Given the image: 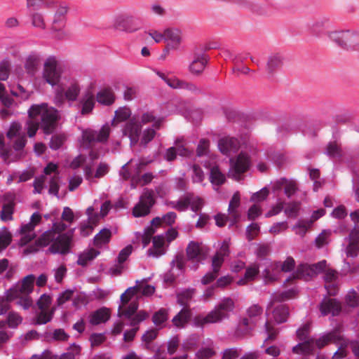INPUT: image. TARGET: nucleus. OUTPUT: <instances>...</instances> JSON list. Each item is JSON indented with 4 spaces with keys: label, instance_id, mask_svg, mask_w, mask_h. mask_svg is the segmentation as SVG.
Here are the masks:
<instances>
[{
    "label": "nucleus",
    "instance_id": "obj_1",
    "mask_svg": "<svg viewBox=\"0 0 359 359\" xmlns=\"http://www.w3.org/2000/svg\"><path fill=\"white\" fill-rule=\"evenodd\" d=\"M28 114L29 118L40 120V127L46 135L56 130L61 118L59 111L46 103L32 105Z\"/></svg>",
    "mask_w": 359,
    "mask_h": 359
},
{
    "label": "nucleus",
    "instance_id": "obj_2",
    "mask_svg": "<svg viewBox=\"0 0 359 359\" xmlns=\"http://www.w3.org/2000/svg\"><path fill=\"white\" fill-rule=\"evenodd\" d=\"M234 309V302L226 297L223 299L215 308L205 316H196L195 323L197 326L203 327L207 323H219L229 316V313Z\"/></svg>",
    "mask_w": 359,
    "mask_h": 359
},
{
    "label": "nucleus",
    "instance_id": "obj_3",
    "mask_svg": "<svg viewBox=\"0 0 359 359\" xmlns=\"http://www.w3.org/2000/svg\"><path fill=\"white\" fill-rule=\"evenodd\" d=\"M138 306L139 304L137 300L132 301L128 304H123L121 302L118 308L117 315L119 318L128 320L130 325L135 327L149 316V313L144 310L137 311Z\"/></svg>",
    "mask_w": 359,
    "mask_h": 359
},
{
    "label": "nucleus",
    "instance_id": "obj_4",
    "mask_svg": "<svg viewBox=\"0 0 359 359\" xmlns=\"http://www.w3.org/2000/svg\"><path fill=\"white\" fill-rule=\"evenodd\" d=\"M304 341V342L299 343L293 347V353L297 354H310L314 350V343L320 348L330 343L335 344L337 342V330L334 329L332 332L325 334L316 341L314 339H309Z\"/></svg>",
    "mask_w": 359,
    "mask_h": 359
},
{
    "label": "nucleus",
    "instance_id": "obj_5",
    "mask_svg": "<svg viewBox=\"0 0 359 359\" xmlns=\"http://www.w3.org/2000/svg\"><path fill=\"white\" fill-rule=\"evenodd\" d=\"M62 74V69L55 56L48 57L43 65L42 78L51 86L59 84Z\"/></svg>",
    "mask_w": 359,
    "mask_h": 359
},
{
    "label": "nucleus",
    "instance_id": "obj_6",
    "mask_svg": "<svg viewBox=\"0 0 359 359\" xmlns=\"http://www.w3.org/2000/svg\"><path fill=\"white\" fill-rule=\"evenodd\" d=\"M326 268V261L322 260L316 264H302L297 266L295 272L285 281V284L290 283L294 279L302 278L305 280H309L313 277L316 276L319 273L322 272Z\"/></svg>",
    "mask_w": 359,
    "mask_h": 359
},
{
    "label": "nucleus",
    "instance_id": "obj_7",
    "mask_svg": "<svg viewBox=\"0 0 359 359\" xmlns=\"http://www.w3.org/2000/svg\"><path fill=\"white\" fill-rule=\"evenodd\" d=\"M208 253V248L202 243L191 241L186 248V254L188 260L194 264L191 269L197 270L199 264L207 258Z\"/></svg>",
    "mask_w": 359,
    "mask_h": 359
},
{
    "label": "nucleus",
    "instance_id": "obj_8",
    "mask_svg": "<svg viewBox=\"0 0 359 359\" xmlns=\"http://www.w3.org/2000/svg\"><path fill=\"white\" fill-rule=\"evenodd\" d=\"M68 11V7L65 5H58L54 14L52 23L51 31L55 39L58 40L64 39L67 34L65 31L66 15Z\"/></svg>",
    "mask_w": 359,
    "mask_h": 359
},
{
    "label": "nucleus",
    "instance_id": "obj_9",
    "mask_svg": "<svg viewBox=\"0 0 359 359\" xmlns=\"http://www.w3.org/2000/svg\"><path fill=\"white\" fill-rule=\"evenodd\" d=\"M74 229L55 237L48 250L53 254L67 255L70 252L73 243Z\"/></svg>",
    "mask_w": 359,
    "mask_h": 359
},
{
    "label": "nucleus",
    "instance_id": "obj_10",
    "mask_svg": "<svg viewBox=\"0 0 359 359\" xmlns=\"http://www.w3.org/2000/svg\"><path fill=\"white\" fill-rule=\"evenodd\" d=\"M154 203V191L152 190L145 189L140 196L139 202L133 208V215L135 217L147 215L150 212L151 208Z\"/></svg>",
    "mask_w": 359,
    "mask_h": 359
},
{
    "label": "nucleus",
    "instance_id": "obj_11",
    "mask_svg": "<svg viewBox=\"0 0 359 359\" xmlns=\"http://www.w3.org/2000/svg\"><path fill=\"white\" fill-rule=\"evenodd\" d=\"M231 175L236 180L241 179V175L247 172L251 165L250 156L241 152L235 158L230 159Z\"/></svg>",
    "mask_w": 359,
    "mask_h": 359
},
{
    "label": "nucleus",
    "instance_id": "obj_12",
    "mask_svg": "<svg viewBox=\"0 0 359 359\" xmlns=\"http://www.w3.org/2000/svg\"><path fill=\"white\" fill-rule=\"evenodd\" d=\"M34 280L35 276L33 274L24 277L21 282L8 290L11 294L9 298L16 299L20 295H29L33 291Z\"/></svg>",
    "mask_w": 359,
    "mask_h": 359
},
{
    "label": "nucleus",
    "instance_id": "obj_13",
    "mask_svg": "<svg viewBox=\"0 0 359 359\" xmlns=\"http://www.w3.org/2000/svg\"><path fill=\"white\" fill-rule=\"evenodd\" d=\"M110 133V128L105 125L99 131L93 130H86L83 133V139L89 146L95 142H104L107 140Z\"/></svg>",
    "mask_w": 359,
    "mask_h": 359
},
{
    "label": "nucleus",
    "instance_id": "obj_14",
    "mask_svg": "<svg viewBox=\"0 0 359 359\" xmlns=\"http://www.w3.org/2000/svg\"><path fill=\"white\" fill-rule=\"evenodd\" d=\"M338 46L346 50L359 47V34L349 30L338 32Z\"/></svg>",
    "mask_w": 359,
    "mask_h": 359
},
{
    "label": "nucleus",
    "instance_id": "obj_15",
    "mask_svg": "<svg viewBox=\"0 0 359 359\" xmlns=\"http://www.w3.org/2000/svg\"><path fill=\"white\" fill-rule=\"evenodd\" d=\"M142 131V124L138 118L133 117L126 124L123 129L124 135L129 137L130 145L136 144L140 139Z\"/></svg>",
    "mask_w": 359,
    "mask_h": 359
},
{
    "label": "nucleus",
    "instance_id": "obj_16",
    "mask_svg": "<svg viewBox=\"0 0 359 359\" xmlns=\"http://www.w3.org/2000/svg\"><path fill=\"white\" fill-rule=\"evenodd\" d=\"M348 345V341L338 334V359L344 358L347 355ZM350 346L356 359H359V341H351Z\"/></svg>",
    "mask_w": 359,
    "mask_h": 359
},
{
    "label": "nucleus",
    "instance_id": "obj_17",
    "mask_svg": "<svg viewBox=\"0 0 359 359\" xmlns=\"http://www.w3.org/2000/svg\"><path fill=\"white\" fill-rule=\"evenodd\" d=\"M164 41L167 43L165 50L177 49L182 41V32L177 28H167L164 30Z\"/></svg>",
    "mask_w": 359,
    "mask_h": 359
},
{
    "label": "nucleus",
    "instance_id": "obj_18",
    "mask_svg": "<svg viewBox=\"0 0 359 359\" xmlns=\"http://www.w3.org/2000/svg\"><path fill=\"white\" fill-rule=\"evenodd\" d=\"M15 206V196L12 193L4 195V205L0 213L1 219L4 222L13 220V214Z\"/></svg>",
    "mask_w": 359,
    "mask_h": 359
},
{
    "label": "nucleus",
    "instance_id": "obj_19",
    "mask_svg": "<svg viewBox=\"0 0 359 359\" xmlns=\"http://www.w3.org/2000/svg\"><path fill=\"white\" fill-rule=\"evenodd\" d=\"M218 147L223 154L230 156L239 149L240 143L236 138L225 137L219 140Z\"/></svg>",
    "mask_w": 359,
    "mask_h": 359
},
{
    "label": "nucleus",
    "instance_id": "obj_20",
    "mask_svg": "<svg viewBox=\"0 0 359 359\" xmlns=\"http://www.w3.org/2000/svg\"><path fill=\"white\" fill-rule=\"evenodd\" d=\"M334 27V18L323 16L316 20L311 27V31L315 36H320Z\"/></svg>",
    "mask_w": 359,
    "mask_h": 359
},
{
    "label": "nucleus",
    "instance_id": "obj_21",
    "mask_svg": "<svg viewBox=\"0 0 359 359\" xmlns=\"http://www.w3.org/2000/svg\"><path fill=\"white\" fill-rule=\"evenodd\" d=\"M41 54L36 52H32L27 56L24 67L27 74L35 75L41 65Z\"/></svg>",
    "mask_w": 359,
    "mask_h": 359
},
{
    "label": "nucleus",
    "instance_id": "obj_22",
    "mask_svg": "<svg viewBox=\"0 0 359 359\" xmlns=\"http://www.w3.org/2000/svg\"><path fill=\"white\" fill-rule=\"evenodd\" d=\"M349 243L345 249V252L348 257H355L359 250V229H353L349 234Z\"/></svg>",
    "mask_w": 359,
    "mask_h": 359
},
{
    "label": "nucleus",
    "instance_id": "obj_23",
    "mask_svg": "<svg viewBox=\"0 0 359 359\" xmlns=\"http://www.w3.org/2000/svg\"><path fill=\"white\" fill-rule=\"evenodd\" d=\"M241 204L240 194L238 192L234 193L229 205L228 212L231 225L236 224L239 219L241 214L238 211V208Z\"/></svg>",
    "mask_w": 359,
    "mask_h": 359
},
{
    "label": "nucleus",
    "instance_id": "obj_24",
    "mask_svg": "<svg viewBox=\"0 0 359 359\" xmlns=\"http://www.w3.org/2000/svg\"><path fill=\"white\" fill-rule=\"evenodd\" d=\"M133 21V17L127 14H120L116 15L114 20V26L116 29L128 32H133L137 29L131 27L130 23Z\"/></svg>",
    "mask_w": 359,
    "mask_h": 359
},
{
    "label": "nucleus",
    "instance_id": "obj_25",
    "mask_svg": "<svg viewBox=\"0 0 359 359\" xmlns=\"http://www.w3.org/2000/svg\"><path fill=\"white\" fill-rule=\"evenodd\" d=\"M335 295H329L325 297L320 304V311L323 316H327L332 313L334 316L337 311V299Z\"/></svg>",
    "mask_w": 359,
    "mask_h": 359
},
{
    "label": "nucleus",
    "instance_id": "obj_26",
    "mask_svg": "<svg viewBox=\"0 0 359 359\" xmlns=\"http://www.w3.org/2000/svg\"><path fill=\"white\" fill-rule=\"evenodd\" d=\"M325 288L329 295L337 294V276L334 270L328 269L325 271L324 276Z\"/></svg>",
    "mask_w": 359,
    "mask_h": 359
},
{
    "label": "nucleus",
    "instance_id": "obj_27",
    "mask_svg": "<svg viewBox=\"0 0 359 359\" xmlns=\"http://www.w3.org/2000/svg\"><path fill=\"white\" fill-rule=\"evenodd\" d=\"M55 233L52 231H47L43 233L35 242L34 245H30L28 250L30 252H36L39 247H45L53 243L55 239Z\"/></svg>",
    "mask_w": 359,
    "mask_h": 359
},
{
    "label": "nucleus",
    "instance_id": "obj_28",
    "mask_svg": "<svg viewBox=\"0 0 359 359\" xmlns=\"http://www.w3.org/2000/svg\"><path fill=\"white\" fill-rule=\"evenodd\" d=\"M81 114L87 115L92 112L95 107V96L91 92L86 93L80 100Z\"/></svg>",
    "mask_w": 359,
    "mask_h": 359
},
{
    "label": "nucleus",
    "instance_id": "obj_29",
    "mask_svg": "<svg viewBox=\"0 0 359 359\" xmlns=\"http://www.w3.org/2000/svg\"><path fill=\"white\" fill-rule=\"evenodd\" d=\"M96 100L101 104L109 106L115 102L116 96L111 88H105L97 93Z\"/></svg>",
    "mask_w": 359,
    "mask_h": 359
},
{
    "label": "nucleus",
    "instance_id": "obj_30",
    "mask_svg": "<svg viewBox=\"0 0 359 359\" xmlns=\"http://www.w3.org/2000/svg\"><path fill=\"white\" fill-rule=\"evenodd\" d=\"M110 318V311L105 307L101 308L90 316V323L93 325H97L107 322Z\"/></svg>",
    "mask_w": 359,
    "mask_h": 359
},
{
    "label": "nucleus",
    "instance_id": "obj_31",
    "mask_svg": "<svg viewBox=\"0 0 359 359\" xmlns=\"http://www.w3.org/2000/svg\"><path fill=\"white\" fill-rule=\"evenodd\" d=\"M152 243V248L148 250L149 255L157 257L165 254V250L163 249L165 238L163 236H154Z\"/></svg>",
    "mask_w": 359,
    "mask_h": 359
},
{
    "label": "nucleus",
    "instance_id": "obj_32",
    "mask_svg": "<svg viewBox=\"0 0 359 359\" xmlns=\"http://www.w3.org/2000/svg\"><path fill=\"white\" fill-rule=\"evenodd\" d=\"M262 313V309L257 304L251 306L247 311V316L243 318V323L245 326L254 325L257 318Z\"/></svg>",
    "mask_w": 359,
    "mask_h": 359
},
{
    "label": "nucleus",
    "instance_id": "obj_33",
    "mask_svg": "<svg viewBox=\"0 0 359 359\" xmlns=\"http://www.w3.org/2000/svg\"><path fill=\"white\" fill-rule=\"evenodd\" d=\"M191 316L189 308H183L173 318L172 323L177 327H183L189 320Z\"/></svg>",
    "mask_w": 359,
    "mask_h": 359
},
{
    "label": "nucleus",
    "instance_id": "obj_34",
    "mask_svg": "<svg viewBox=\"0 0 359 359\" xmlns=\"http://www.w3.org/2000/svg\"><path fill=\"white\" fill-rule=\"evenodd\" d=\"M100 255V251L91 248L81 252L78 257L76 264L81 266H86L88 263L93 260Z\"/></svg>",
    "mask_w": 359,
    "mask_h": 359
},
{
    "label": "nucleus",
    "instance_id": "obj_35",
    "mask_svg": "<svg viewBox=\"0 0 359 359\" xmlns=\"http://www.w3.org/2000/svg\"><path fill=\"white\" fill-rule=\"evenodd\" d=\"M283 64V57L279 54L270 56L266 64V71L269 74L273 75L275 71L279 69Z\"/></svg>",
    "mask_w": 359,
    "mask_h": 359
},
{
    "label": "nucleus",
    "instance_id": "obj_36",
    "mask_svg": "<svg viewBox=\"0 0 359 359\" xmlns=\"http://www.w3.org/2000/svg\"><path fill=\"white\" fill-rule=\"evenodd\" d=\"M207 60L204 55H198L189 65V71L195 75L201 74L205 67Z\"/></svg>",
    "mask_w": 359,
    "mask_h": 359
},
{
    "label": "nucleus",
    "instance_id": "obj_37",
    "mask_svg": "<svg viewBox=\"0 0 359 359\" xmlns=\"http://www.w3.org/2000/svg\"><path fill=\"white\" fill-rule=\"evenodd\" d=\"M111 237V231L104 228L95 236L93 245L97 248H101L103 245L107 244L110 241Z\"/></svg>",
    "mask_w": 359,
    "mask_h": 359
},
{
    "label": "nucleus",
    "instance_id": "obj_38",
    "mask_svg": "<svg viewBox=\"0 0 359 359\" xmlns=\"http://www.w3.org/2000/svg\"><path fill=\"white\" fill-rule=\"evenodd\" d=\"M210 180L213 185L221 186L226 182V177L217 166H213L210 169Z\"/></svg>",
    "mask_w": 359,
    "mask_h": 359
},
{
    "label": "nucleus",
    "instance_id": "obj_39",
    "mask_svg": "<svg viewBox=\"0 0 359 359\" xmlns=\"http://www.w3.org/2000/svg\"><path fill=\"white\" fill-rule=\"evenodd\" d=\"M273 315L276 323H283L287 319L289 309L286 305H279L273 310Z\"/></svg>",
    "mask_w": 359,
    "mask_h": 359
},
{
    "label": "nucleus",
    "instance_id": "obj_40",
    "mask_svg": "<svg viewBox=\"0 0 359 359\" xmlns=\"http://www.w3.org/2000/svg\"><path fill=\"white\" fill-rule=\"evenodd\" d=\"M195 289L189 288L177 294V303L184 308H189V302L195 294Z\"/></svg>",
    "mask_w": 359,
    "mask_h": 359
},
{
    "label": "nucleus",
    "instance_id": "obj_41",
    "mask_svg": "<svg viewBox=\"0 0 359 359\" xmlns=\"http://www.w3.org/2000/svg\"><path fill=\"white\" fill-rule=\"evenodd\" d=\"M259 272V266L256 264L246 269L244 278L238 281L240 285H245L248 281L253 280Z\"/></svg>",
    "mask_w": 359,
    "mask_h": 359
},
{
    "label": "nucleus",
    "instance_id": "obj_42",
    "mask_svg": "<svg viewBox=\"0 0 359 359\" xmlns=\"http://www.w3.org/2000/svg\"><path fill=\"white\" fill-rule=\"evenodd\" d=\"M294 295V292L293 290H288L280 294H273L271 297V299L266 308V312H268L271 307L273 306L275 302H283L287 300Z\"/></svg>",
    "mask_w": 359,
    "mask_h": 359
},
{
    "label": "nucleus",
    "instance_id": "obj_43",
    "mask_svg": "<svg viewBox=\"0 0 359 359\" xmlns=\"http://www.w3.org/2000/svg\"><path fill=\"white\" fill-rule=\"evenodd\" d=\"M141 285H135L128 287L120 297L121 302L123 304L130 303L132 299L140 291Z\"/></svg>",
    "mask_w": 359,
    "mask_h": 359
},
{
    "label": "nucleus",
    "instance_id": "obj_44",
    "mask_svg": "<svg viewBox=\"0 0 359 359\" xmlns=\"http://www.w3.org/2000/svg\"><path fill=\"white\" fill-rule=\"evenodd\" d=\"M279 184L284 188L286 196L290 198L293 196L298 189L296 182L283 178L279 181Z\"/></svg>",
    "mask_w": 359,
    "mask_h": 359
},
{
    "label": "nucleus",
    "instance_id": "obj_45",
    "mask_svg": "<svg viewBox=\"0 0 359 359\" xmlns=\"http://www.w3.org/2000/svg\"><path fill=\"white\" fill-rule=\"evenodd\" d=\"M154 178L151 173H145L142 176H135L133 175L131 179V186L133 188H136L137 186H144L149 183H150Z\"/></svg>",
    "mask_w": 359,
    "mask_h": 359
},
{
    "label": "nucleus",
    "instance_id": "obj_46",
    "mask_svg": "<svg viewBox=\"0 0 359 359\" xmlns=\"http://www.w3.org/2000/svg\"><path fill=\"white\" fill-rule=\"evenodd\" d=\"M168 319V311L166 309L161 308L155 312L152 316V322L156 326L162 325Z\"/></svg>",
    "mask_w": 359,
    "mask_h": 359
},
{
    "label": "nucleus",
    "instance_id": "obj_47",
    "mask_svg": "<svg viewBox=\"0 0 359 359\" xmlns=\"http://www.w3.org/2000/svg\"><path fill=\"white\" fill-rule=\"evenodd\" d=\"M53 309L50 311L41 310V311L36 314L35 323L42 325L50 322L53 318Z\"/></svg>",
    "mask_w": 359,
    "mask_h": 359
},
{
    "label": "nucleus",
    "instance_id": "obj_48",
    "mask_svg": "<svg viewBox=\"0 0 359 359\" xmlns=\"http://www.w3.org/2000/svg\"><path fill=\"white\" fill-rule=\"evenodd\" d=\"M10 291L8 290L4 297H0V316L7 313L11 307L10 303L15 299H10Z\"/></svg>",
    "mask_w": 359,
    "mask_h": 359
},
{
    "label": "nucleus",
    "instance_id": "obj_49",
    "mask_svg": "<svg viewBox=\"0 0 359 359\" xmlns=\"http://www.w3.org/2000/svg\"><path fill=\"white\" fill-rule=\"evenodd\" d=\"M22 321V318L15 311H10L7 316V325L11 328H16Z\"/></svg>",
    "mask_w": 359,
    "mask_h": 359
},
{
    "label": "nucleus",
    "instance_id": "obj_50",
    "mask_svg": "<svg viewBox=\"0 0 359 359\" xmlns=\"http://www.w3.org/2000/svg\"><path fill=\"white\" fill-rule=\"evenodd\" d=\"M65 93L67 100L75 101L80 93V87L78 84H72L67 88Z\"/></svg>",
    "mask_w": 359,
    "mask_h": 359
},
{
    "label": "nucleus",
    "instance_id": "obj_51",
    "mask_svg": "<svg viewBox=\"0 0 359 359\" xmlns=\"http://www.w3.org/2000/svg\"><path fill=\"white\" fill-rule=\"evenodd\" d=\"M32 24L34 27L44 29L46 28V23L43 15L40 13H33L31 15Z\"/></svg>",
    "mask_w": 359,
    "mask_h": 359
},
{
    "label": "nucleus",
    "instance_id": "obj_52",
    "mask_svg": "<svg viewBox=\"0 0 359 359\" xmlns=\"http://www.w3.org/2000/svg\"><path fill=\"white\" fill-rule=\"evenodd\" d=\"M331 232L329 230H323L316 238V245L318 248L327 244L330 241Z\"/></svg>",
    "mask_w": 359,
    "mask_h": 359
},
{
    "label": "nucleus",
    "instance_id": "obj_53",
    "mask_svg": "<svg viewBox=\"0 0 359 359\" xmlns=\"http://www.w3.org/2000/svg\"><path fill=\"white\" fill-rule=\"evenodd\" d=\"M185 263L184 256L182 255H177L171 262V266L172 269L176 267L180 273H182L185 269Z\"/></svg>",
    "mask_w": 359,
    "mask_h": 359
},
{
    "label": "nucleus",
    "instance_id": "obj_54",
    "mask_svg": "<svg viewBox=\"0 0 359 359\" xmlns=\"http://www.w3.org/2000/svg\"><path fill=\"white\" fill-rule=\"evenodd\" d=\"M345 302L350 307H356L359 303V296L354 290H351L345 297Z\"/></svg>",
    "mask_w": 359,
    "mask_h": 359
},
{
    "label": "nucleus",
    "instance_id": "obj_55",
    "mask_svg": "<svg viewBox=\"0 0 359 359\" xmlns=\"http://www.w3.org/2000/svg\"><path fill=\"white\" fill-rule=\"evenodd\" d=\"M215 354L216 352L212 348H202L196 352L195 359H209Z\"/></svg>",
    "mask_w": 359,
    "mask_h": 359
},
{
    "label": "nucleus",
    "instance_id": "obj_56",
    "mask_svg": "<svg viewBox=\"0 0 359 359\" xmlns=\"http://www.w3.org/2000/svg\"><path fill=\"white\" fill-rule=\"evenodd\" d=\"M311 324L309 323H306L304 324L300 328H299L297 331V336L298 339L301 341L307 340L310 339L309 337V334L310 333Z\"/></svg>",
    "mask_w": 359,
    "mask_h": 359
},
{
    "label": "nucleus",
    "instance_id": "obj_57",
    "mask_svg": "<svg viewBox=\"0 0 359 359\" xmlns=\"http://www.w3.org/2000/svg\"><path fill=\"white\" fill-rule=\"evenodd\" d=\"M65 137L63 135H53L49 146L53 150L58 149L65 142Z\"/></svg>",
    "mask_w": 359,
    "mask_h": 359
},
{
    "label": "nucleus",
    "instance_id": "obj_58",
    "mask_svg": "<svg viewBox=\"0 0 359 359\" xmlns=\"http://www.w3.org/2000/svg\"><path fill=\"white\" fill-rule=\"evenodd\" d=\"M22 129V126L19 123H12L7 133L6 136L9 140H12L13 137H18L21 135L20 132Z\"/></svg>",
    "mask_w": 359,
    "mask_h": 359
},
{
    "label": "nucleus",
    "instance_id": "obj_59",
    "mask_svg": "<svg viewBox=\"0 0 359 359\" xmlns=\"http://www.w3.org/2000/svg\"><path fill=\"white\" fill-rule=\"evenodd\" d=\"M190 205L191 209L192 211L197 212L204 205V201L203 198L198 197V196H194L190 194Z\"/></svg>",
    "mask_w": 359,
    "mask_h": 359
},
{
    "label": "nucleus",
    "instance_id": "obj_60",
    "mask_svg": "<svg viewBox=\"0 0 359 359\" xmlns=\"http://www.w3.org/2000/svg\"><path fill=\"white\" fill-rule=\"evenodd\" d=\"M27 125L28 136L29 137H34L36 135V133L40 126L39 122L38 121L37 119L29 118V120L27 121Z\"/></svg>",
    "mask_w": 359,
    "mask_h": 359
},
{
    "label": "nucleus",
    "instance_id": "obj_61",
    "mask_svg": "<svg viewBox=\"0 0 359 359\" xmlns=\"http://www.w3.org/2000/svg\"><path fill=\"white\" fill-rule=\"evenodd\" d=\"M259 226L257 223L249 225L246 231L247 239L250 241L253 240L259 233Z\"/></svg>",
    "mask_w": 359,
    "mask_h": 359
},
{
    "label": "nucleus",
    "instance_id": "obj_62",
    "mask_svg": "<svg viewBox=\"0 0 359 359\" xmlns=\"http://www.w3.org/2000/svg\"><path fill=\"white\" fill-rule=\"evenodd\" d=\"M300 203L299 202H291L287 204V207L285 209V214L289 217H296L299 210Z\"/></svg>",
    "mask_w": 359,
    "mask_h": 359
},
{
    "label": "nucleus",
    "instance_id": "obj_63",
    "mask_svg": "<svg viewBox=\"0 0 359 359\" xmlns=\"http://www.w3.org/2000/svg\"><path fill=\"white\" fill-rule=\"evenodd\" d=\"M51 304V297L46 294H43L37 301V306L40 310H48Z\"/></svg>",
    "mask_w": 359,
    "mask_h": 359
},
{
    "label": "nucleus",
    "instance_id": "obj_64",
    "mask_svg": "<svg viewBox=\"0 0 359 359\" xmlns=\"http://www.w3.org/2000/svg\"><path fill=\"white\" fill-rule=\"evenodd\" d=\"M240 355V350L236 348L225 349L222 353V359H236Z\"/></svg>",
    "mask_w": 359,
    "mask_h": 359
}]
</instances>
